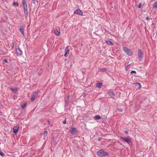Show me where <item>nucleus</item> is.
Instances as JSON below:
<instances>
[{
    "mask_svg": "<svg viewBox=\"0 0 157 157\" xmlns=\"http://www.w3.org/2000/svg\"><path fill=\"white\" fill-rule=\"evenodd\" d=\"M136 84H137L139 86L138 87V89H140L141 88V86L140 85V84L139 83H136Z\"/></svg>",
    "mask_w": 157,
    "mask_h": 157,
    "instance_id": "nucleus-24",
    "label": "nucleus"
},
{
    "mask_svg": "<svg viewBox=\"0 0 157 157\" xmlns=\"http://www.w3.org/2000/svg\"><path fill=\"white\" fill-rule=\"evenodd\" d=\"M97 86L99 88H101L102 86V84L101 83H98L96 84Z\"/></svg>",
    "mask_w": 157,
    "mask_h": 157,
    "instance_id": "nucleus-17",
    "label": "nucleus"
},
{
    "mask_svg": "<svg viewBox=\"0 0 157 157\" xmlns=\"http://www.w3.org/2000/svg\"><path fill=\"white\" fill-rule=\"evenodd\" d=\"M16 53L18 55H21V50L19 48H17L16 50Z\"/></svg>",
    "mask_w": 157,
    "mask_h": 157,
    "instance_id": "nucleus-12",
    "label": "nucleus"
},
{
    "mask_svg": "<svg viewBox=\"0 0 157 157\" xmlns=\"http://www.w3.org/2000/svg\"><path fill=\"white\" fill-rule=\"evenodd\" d=\"M3 60L4 61V62L5 63L7 62V60L6 59H4V60Z\"/></svg>",
    "mask_w": 157,
    "mask_h": 157,
    "instance_id": "nucleus-33",
    "label": "nucleus"
},
{
    "mask_svg": "<svg viewBox=\"0 0 157 157\" xmlns=\"http://www.w3.org/2000/svg\"><path fill=\"white\" fill-rule=\"evenodd\" d=\"M37 92L36 91L33 92L32 94V97L31 98V100L32 101H34L35 98L36 97L37 95L36 94Z\"/></svg>",
    "mask_w": 157,
    "mask_h": 157,
    "instance_id": "nucleus-5",
    "label": "nucleus"
},
{
    "mask_svg": "<svg viewBox=\"0 0 157 157\" xmlns=\"http://www.w3.org/2000/svg\"><path fill=\"white\" fill-rule=\"evenodd\" d=\"M130 66V65H128L125 68H126V69H128V67H129V66Z\"/></svg>",
    "mask_w": 157,
    "mask_h": 157,
    "instance_id": "nucleus-32",
    "label": "nucleus"
},
{
    "mask_svg": "<svg viewBox=\"0 0 157 157\" xmlns=\"http://www.w3.org/2000/svg\"><path fill=\"white\" fill-rule=\"evenodd\" d=\"M106 43L109 45H110L111 44H112L110 40H108V41H106Z\"/></svg>",
    "mask_w": 157,
    "mask_h": 157,
    "instance_id": "nucleus-20",
    "label": "nucleus"
},
{
    "mask_svg": "<svg viewBox=\"0 0 157 157\" xmlns=\"http://www.w3.org/2000/svg\"><path fill=\"white\" fill-rule=\"evenodd\" d=\"M20 31L21 33H22V34L24 35V29L23 27H21L20 29Z\"/></svg>",
    "mask_w": 157,
    "mask_h": 157,
    "instance_id": "nucleus-15",
    "label": "nucleus"
},
{
    "mask_svg": "<svg viewBox=\"0 0 157 157\" xmlns=\"http://www.w3.org/2000/svg\"><path fill=\"white\" fill-rule=\"evenodd\" d=\"M54 33L56 36L59 35L60 33V29H56Z\"/></svg>",
    "mask_w": 157,
    "mask_h": 157,
    "instance_id": "nucleus-11",
    "label": "nucleus"
},
{
    "mask_svg": "<svg viewBox=\"0 0 157 157\" xmlns=\"http://www.w3.org/2000/svg\"><path fill=\"white\" fill-rule=\"evenodd\" d=\"M19 128V126L18 125H17L16 126H14L13 128V132L15 134L18 131Z\"/></svg>",
    "mask_w": 157,
    "mask_h": 157,
    "instance_id": "nucleus-8",
    "label": "nucleus"
},
{
    "mask_svg": "<svg viewBox=\"0 0 157 157\" xmlns=\"http://www.w3.org/2000/svg\"><path fill=\"white\" fill-rule=\"evenodd\" d=\"M48 134V132L45 131L44 133V136H46Z\"/></svg>",
    "mask_w": 157,
    "mask_h": 157,
    "instance_id": "nucleus-23",
    "label": "nucleus"
},
{
    "mask_svg": "<svg viewBox=\"0 0 157 157\" xmlns=\"http://www.w3.org/2000/svg\"><path fill=\"white\" fill-rule=\"evenodd\" d=\"M120 139L123 140L124 141H125L127 143H128L130 142L131 141V140L129 138H126V137L124 138V137H120Z\"/></svg>",
    "mask_w": 157,
    "mask_h": 157,
    "instance_id": "nucleus-6",
    "label": "nucleus"
},
{
    "mask_svg": "<svg viewBox=\"0 0 157 157\" xmlns=\"http://www.w3.org/2000/svg\"><path fill=\"white\" fill-rule=\"evenodd\" d=\"M109 95L111 96V97L113 98V97L115 96L114 94L112 92H110L109 93Z\"/></svg>",
    "mask_w": 157,
    "mask_h": 157,
    "instance_id": "nucleus-18",
    "label": "nucleus"
},
{
    "mask_svg": "<svg viewBox=\"0 0 157 157\" xmlns=\"http://www.w3.org/2000/svg\"><path fill=\"white\" fill-rule=\"evenodd\" d=\"M33 2L34 4H37L38 1L37 0H33Z\"/></svg>",
    "mask_w": 157,
    "mask_h": 157,
    "instance_id": "nucleus-21",
    "label": "nucleus"
},
{
    "mask_svg": "<svg viewBox=\"0 0 157 157\" xmlns=\"http://www.w3.org/2000/svg\"><path fill=\"white\" fill-rule=\"evenodd\" d=\"M131 74H136V72L135 71H131Z\"/></svg>",
    "mask_w": 157,
    "mask_h": 157,
    "instance_id": "nucleus-27",
    "label": "nucleus"
},
{
    "mask_svg": "<svg viewBox=\"0 0 157 157\" xmlns=\"http://www.w3.org/2000/svg\"><path fill=\"white\" fill-rule=\"evenodd\" d=\"M124 132L126 134H128V131H125Z\"/></svg>",
    "mask_w": 157,
    "mask_h": 157,
    "instance_id": "nucleus-30",
    "label": "nucleus"
},
{
    "mask_svg": "<svg viewBox=\"0 0 157 157\" xmlns=\"http://www.w3.org/2000/svg\"><path fill=\"white\" fill-rule=\"evenodd\" d=\"M120 111H121V112H122V111H123V109H120Z\"/></svg>",
    "mask_w": 157,
    "mask_h": 157,
    "instance_id": "nucleus-37",
    "label": "nucleus"
},
{
    "mask_svg": "<svg viewBox=\"0 0 157 157\" xmlns=\"http://www.w3.org/2000/svg\"><path fill=\"white\" fill-rule=\"evenodd\" d=\"M154 7L157 8V2H155L154 5Z\"/></svg>",
    "mask_w": 157,
    "mask_h": 157,
    "instance_id": "nucleus-25",
    "label": "nucleus"
},
{
    "mask_svg": "<svg viewBox=\"0 0 157 157\" xmlns=\"http://www.w3.org/2000/svg\"><path fill=\"white\" fill-rule=\"evenodd\" d=\"M138 59L140 60H142V59L143 52L142 50L139 49L138 50Z\"/></svg>",
    "mask_w": 157,
    "mask_h": 157,
    "instance_id": "nucleus-3",
    "label": "nucleus"
},
{
    "mask_svg": "<svg viewBox=\"0 0 157 157\" xmlns=\"http://www.w3.org/2000/svg\"><path fill=\"white\" fill-rule=\"evenodd\" d=\"M13 5L17 6H18L19 5L18 3H13Z\"/></svg>",
    "mask_w": 157,
    "mask_h": 157,
    "instance_id": "nucleus-28",
    "label": "nucleus"
},
{
    "mask_svg": "<svg viewBox=\"0 0 157 157\" xmlns=\"http://www.w3.org/2000/svg\"><path fill=\"white\" fill-rule=\"evenodd\" d=\"M70 131L72 134H75L77 132V128H71L70 130Z\"/></svg>",
    "mask_w": 157,
    "mask_h": 157,
    "instance_id": "nucleus-4",
    "label": "nucleus"
},
{
    "mask_svg": "<svg viewBox=\"0 0 157 157\" xmlns=\"http://www.w3.org/2000/svg\"><path fill=\"white\" fill-rule=\"evenodd\" d=\"M69 99V96L68 95L67 97V98L65 99V101H66V103H67Z\"/></svg>",
    "mask_w": 157,
    "mask_h": 157,
    "instance_id": "nucleus-22",
    "label": "nucleus"
},
{
    "mask_svg": "<svg viewBox=\"0 0 157 157\" xmlns=\"http://www.w3.org/2000/svg\"><path fill=\"white\" fill-rule=\"evenodd\" d=\"M107 69L105 68H100L99 69V71H100L104 72L106 71Z\"/></svg>",
    "mask_w": 157,
    "mask_h": 157,
    "instance_id": "nucleus-14",
    "label": "nucleus"
},
{
    "mask_svg": "<svg viewBox=\"0 0 157 157\" xmlns=\"http://www.w3.org/2000/svg\"><path fill=\"white\" fill-rule=\"evenodd\" d=\"M141 3H140L139 5L138 8H140L141 7Z\"/></svg>",
    "mask_w": 157,
    "mask_h": 157,
    "instance_id": "nucleus-31",
    "label": "nucleus"
},
{
    "mask_svg": "<svg viewBox=\"0 0 157 157\" xmlns=\"http://www.w3.org/2000/svg\"><path fill=\"white\" fill-rule=\"evenodd\" d=\"M123 50L128 56H132L133 54V52L126 47H124Z\"/></svg>",
    "mask_w": 157,
    "mask_h": 157,
    "instance_id": "nucleus-1",
    "label": "nucleus"
},
{
    "mask_svg": "<svg viewBox=\"0 0 157 157\" xmlns=\"http://www.w3.org/2000/svg\"><path fill=\"white\" fill-rule=\"evenodd\" d=\"M26 105V104H24V105H22V108H23L24 107H25V105Z\"/></svg>",
    "mask_w": 157,
    "mask_h": 157,
    "instance_id": "nucleus-29",
    "label": "nucleus"
},
{
    "mask_svg": "<svg viewBox=\"0 0 157 157\" xmlns=\"http://www.w3.org/2000/svg\"><path fill=\"white\" fill-rule=\"evenodd\" d=\"M66 120L64 121L63 122V124H66Z\"/></svg>",
    "mask_w": 157,
    "mask_h": 157,
    "instance_id": "nucleus-34",
    "label": "nucleus"
},
{
    "mask_svg": "<svg viewBox=\"0 0 157 157\" xmlns=\"http://www.w3.org/2000/svg\"><path fill=\"white\" fill-rule=\"evenodd\" d=\"M22 3L23 5L24 8L26 9V8H28L26 0H22Z\"/></svg>",
    "mask_w": 157,
    "mask_h": 157,
    "instance_id": "nucleus-10",
    "label": "nucleus"
},
{
    "mask_svg": "<svg viewBox=\"0 0 157 157\" xmlns=\"http://www.w3.org/2000/svg\"><path fill=\"white\" fill-rule=\"evenodd\" d=\"M97 154L100 157L103 156L108 155L106 152H104L102 150H100L98 152Z\"/></svg>",
    "mask_w": 157,
    "mask_h": 157,
    "instance_id": "nucleus-2",
    "label": "nucleus"
},
{
    "mask_svg": "<svg viewBox=\"0 0 157 157\" xmlns=\"http://www.w3.org/2000/svg\"><path fill=\"white\" fill-rule=\"evenodd\" d=\"M10 89L14 93H16L17 91V89L16 88H11Z\"/></svg>",
    "mask_w": 157,
    "mask_h": 157,
    "instance_id": "nucleus-16",
    "label": "nucleus"
},
{
    "mask_svg": "<svg viewBox=\"0 0 157 157\" xmlns=\"http://www.w3.org/2000/svg\"><path fill=\"white\" fill-rule=\"evenodd\" d=\"M97 133H98V132H96V134H97Z\"/></svg>",
    "mask_w": 157,
    "mask_h": 157,
    "instance_id": "nucleus-39",
    "label": "nucleus"
},
{
    "mask_svg": "<svg viewBox=\"0 0 157 157\" xmlns=\"http://www.w3.org/2000/svg\"><path fill=\"white\" fill-rule=\"evenodd\" d=\"M0 155L2 156V157H3L4 156V154L1 151H0Z\"/></svg>",
    "mask_w": 157,
    "mask_h": 157,
    "instance_id": "nucleus-26",
    "label": "nucleus"
},
{
    "mask_svg": "<svg viewBox=\"0 0 157 157\" xmlns=\"http://www.w3.org/2000/svg\"><path fill=\"white\" fill-rule=\"evenodd\" d=\"M40 71H41V73H42V72L43 71V70L42 69H41Z\"/></svg>",
    "mask_w": 157,
    "mask_h": 157,
    "instance_id": "nucleus-38",
    "label": "nucleus"
},
{
    "mask_svg": "<svg viewBox=\"0 0 157 157\" xmlns=\"http://www.w3.org/2000/svg\"><path fill=\"white\" fill-rule=\"evenodd\" d=\"M146 20H149V17H147L146 18Z\"/></svg>",
    "mask_w": 157,
    "mask_h": 157,
    "instance_id": "nucleus-35",
    "label": "nucleus"
},
{
    "mask_svg": "<svg viewBox=\"0 0 157 157\" xmlns=\"http://www.w3.org/2000/svg\"><path fill=\"white\" fill-rule=\"evenodd\" d=\"M24 12L25 13V17H27L28 15V8H24Z\"/></svg>",
    "mask_w": 157,
    "mask_h": 157,
    "instance_id": "nucleus-13",
    "label": "nucleus"
},
{
    "mask_svg": "<svg viewBox=\"0 0 157 157\" xmlns=\"http://www.w3.org/2000/svg\"><path fill=\"white\" fill-rule=\"evenodd\" d=\"M47 124H50V122H49V121H48L47 123Z\"/></svg>",
    "mask_w": 157,
    "mask_h": 157,
    "instance_id": "nucleus-36",
    "label": "nucleus"
},
{
    "mask_svg": "<svg viewBox=\"0 0 157 157\" xmlns=\"http://www.w3.org/2000/svg\"><path fill=\"white\" fill-rule=\"evenodd\" d=\"M94 117L96 120H99L101 118V117L98 115L95 116Z\"/></svg>",
    "mask_w": 157,
    "mask_h": 157,
    "instance_id": "nucleus-19",
    "label": "nucleus"
},
{
    "mask_svg": "<svg viewBox=\"0 0 157 157\" xmlns=\"http://www.w3.org/2000/svg\"><path fill=\"white\" fill-rule=\"evenodd\" d=\"M68 46H67L65 49V53L64 56L65 57L67 56V55L69 54L70 50L68 48Z\"/></svg>",
    "mask_w": 157,
    "mask_h": 157,
    "instance_id": "nucleus-9",
    "label": "nucleus"
},
{
    "mask_svg": "<svg viewBox=\"0 0 157 157\" xmlns=\"http://www.w3.org/2000/svg\"><path fill=\"white\" fill-rule=\"evenodd\" d=\"M74 13L75 14H78L81 16H82L83 15V12L79 9H78L75 11Z\"/></svg>",
    "mask_w": 157,
    "mask_h": 157,
    "instance_id": "nucleus-7",
    "label": "nucleus"
}]
</instances>
